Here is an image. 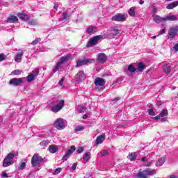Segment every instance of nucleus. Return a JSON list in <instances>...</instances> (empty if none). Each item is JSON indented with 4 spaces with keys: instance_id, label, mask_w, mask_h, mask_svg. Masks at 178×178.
I'll list each match as a JSON object with an SVG mask.
<instances>
[{
    "instance_id": "6ab92c4d",
    "label": "nucleus",
    "mask_w": 178,
    "mask_h": 178,
    "mask_svg": "<svg viewBox=\"0 0 178 178\" xmlns=\"http://www.w3.org/2000/svg\"><path fill=\"white\" fill-rule=\"evenodd\" d=\"M177 20L176 15H168L164 17V22H175Z\"/></svg>"
},
{
    "instance_id": "052dcab7",
    "label": "nucleus",
    "mask_w": 178,
    "mask_h": 178,
    "mask_svg": "<svg viewBox=\"0 0 178 178\" xmlns=\"http://www.w3.org/2000/svg\"><path fill=\"white\" fill-rule=\"evenodd\" d=\"M151 162H147L146 163H145V166H151Z\"/></svg>"
},
{
    "instance_id": "7c9ffc66",
    "label": "nucleus",
    "mask_w": 178,
    "mask_h": 178,
    "mask_svg": "<svg viewBox=\"0 0 178 178\" xmlns=\"http://www.w3.org/2000/svg\"><path fill=\"white\" fill-rule=\"evenodd\" d=\"M23 73V71L20 70H15L11 72L12 76H20Z\"/></svg>"
},
{
    "instance_id": "0eeeda50",
    "label": "nucleus",
    "mask_w": 178,
    "mask_h": 178,
    "mask_svg": "<svg viewBox=\"0 0 178 178\" xmlns=\"http://www.w3.org/2000/svg\"><path fill=\"white\" fill-rule=\"evenodd\" d=\"M26 77L13 78L10 80L9 84L15 86V87H17V86H20L21 84H23V83H26Z\"/></svg>"
},
{
    "instance_id": "de8ad7c7",
    "label": "nucleus",
    "mask_w": 178,
    "mask_h": 178,
    "mask_svg": "<svg viewBox=\"0 0 178 178\" xmlns=\"http://www.w3.org/2000/svg\"><path fill=\"white\" fill-rule=\"evenodd\" d=\"M87 110V108L84 106H81L79 110V112H80V113H83V112H86V111Z\"/></svg>"
},
{
    "instance_id": "69168bd1",
    "label": "nucleus",
    "mask_w": 178,
    "mask_h": 178,
    "mask_svg": "<svg viewBox=\"0 0 178 178\" xmlns=\"http://www.w3.org/2000/svg\"><path fill=\"white\" fill-rule=\"evenodd\" d=\"M161 122H166V118H162Z\"/></svg>"
},
{
    "instance_id": "13d9d810",
    "label": "nucleus",
    "mask_w": 178,
    "mask_h": 178,
    "mask_svg": "<svg viewBox=\"0 0 178 178\" xmlns=\"http://www.w3.org/2000/svg\"><path fill=\"white\" fill-rule=\"evenodd\" d=\"M141 161L142 162H147V157H142Z\"/></svg>"
},
{
    "instance_id": "79ce46f5",
    "label": "nucleus",
    "mask_w": 178,
    "mask_h": 178,
    "mask_svg": "<svg viewBox=\"0 0 178 178\" xmlns=\"http://www.w3.org/2000/svg\"><path fill=\"white\" fill-rule=\"evenodd\" d=\"M129 159L130 161H134V159H136V153H131V155L129 156Z\"/></svg>"
},
{
    "instance_id": "bb28decb",
    "label": "nucleus",
    "mask_w": 178,
    "mask_h": 178,
    "mask_svg": "<svg viewBox=\"0 0 178 178\" xmlns=\"http://www.w3.org/2000/svg\"><path fill=\"white\" fill-rule=\"evenodd\" d=\"M129 16L134 17L136 16V7H131L128 12Z\"/></svg>"
},
{
    "instance_id": "09e8293b",
    "label": "nucleus",
    "mask_w": 178,
    "mask_h": 178,
    "mask_svg": "<svg viewBox=\"0 0 178 178\" xmlns=\"http://www.w3.org/2000/svg\"><path fill=\"white\" fill-rule=\"evenodd\" d=\"M66 78L63 77L61 79V80L58 82V86H60V87H62L63 86V81H65Z\"/></svg>"
},
{
    "instance_id": "7ed1b4c3",
    "label": "nucleus",
    "mask_w": 178,
    "mask_h": 178,
    "mask_svg": "<svg viewBox=\"0 0 178 178\" xmlns=\"http://www.w3.org/2000/svg\"><path fill=\"white\" fill-rule=\"evenodd\" d=\"M16 156V154L13 153H9L7 156L3 159V166L4 168H8V166H10L13 163V158Z\"/></svg>"
},
{
    "instance_id": "c9c22d12",
    "label": "nucleus",
    "mask_w": 178,
    "mask_h": 178,
    "mask_svg": "<svg viewBox=\"0 0 178 178\" xmlns=\"http://www.w3.org/2000/svg\"><path fill=\"white\" fill-rule=\"evenodd\" d=\"M29 24H31V26H37L38 24V22L35 19H32L29 21Z\"/></svg>"
},
{
    "instance_id": "49530a36",
    "label": "nucleus",
    "mask_w": 178,
    "mask_h": 178,
    "mask_svg": "<svg viewBox=\"0 0 178 178\" xmlns=\"http://www.w3.org/2000/svg\"><path fill=\"white\" fill-rule=\"evenodd\" d=\"M69 16H70V15L67 13H65L63 14V17L64 20H67V19L69 18Z\"/></svg>"
},
{
    "instance_id": "f257e3e1",
    "label": "nucleus",
    "mask_w": 178,
    "mask_h": 178,
    "mask_svg": "<svg viewBox=\"0 0 178 178\" xmlns=\"http://www.w3.org/2000/svg\"><path fill=\"white\" fill-rule=\"evenodd\" d=\"M54 102L57 104L49 106V109L51 112H54V113H58V112H60V111L63 109V107L65 106V100H56Z\"/></svg>"
},
{
    "instance_id": "6e6552de",
    "label": "nucleus",
    "mask_w": 178,
    "mask_h": 178,
    "mask_svg": "<svg viewBox=\"0 0 178 178\" xmlns=\"http://www.w3.org/2000/svg\"><path fill=\"white\" fill-rule=\"evenodd\" d=\"M44 159L40 156L38 154H35L31 159V165L32 166H37V165H40V163H42Z\"/></svg>"
},
{
    "instance_id": "774afa93",
    "label": "nucleus",
    "mask_w": 178,
    "mask_h": 178,
    "mask_svg": "<svg viewBox=\"0 0 178 178\" xmlns=\"http://www.w3.org/2000/svg\"><path fill=\"white\" fill-rule=\"evenodd\" d=\"M115 102H116V101H119V97H116V98L115 99Z\"/></svg>"
},
{
    "instance_id": "c756f323",
    "label": "nucleus",
    "mask_w": 178,
    "mask_h": 178,
    "mask_svg": "<svg viewBox=\"0 0 178 178\" xmlns=\"http://www.w3.org/2000/svg\"><path fill=\"white\" fill-rule=\"evenodd\" d=\"M26 79V81H28V83H31V81H34V80H35V77H34L31 74H29Z\"/></svg>"
},
{
    "instance_id": "2eb2a0df",
    "label": "nucleus",
    "mask_w": 178,
    "mask_h": 178,
    "mask_svg": "<svg viewBox=\"0 0 178 178\" xmlns=\"http://www.w3.org/2000/svg\"><path fill=\"white\" fill-rule=\"evenodd\" d=\"M84 79H86V74H84V72L81 71L76 74V81H78V83L83 81V80H84Z\"/></svg>"
},
{
    "instance_id": "864d4df0",
    "label": "nucleus",
    "mask_w": 178,
    "mask_h": 178,
    "mask_svg": "<svg viewBox=\"0 0 178 178\" xmlns=\"http://www.w3.org/2000/svg\"><path fill=\"white\" fill-rule=\"evenodd\" d=\"M76 168H77V164L74 163L72 166V170H76Z\"/></svg>"
},
{
    "instance_id": "5fc2aeb1",
    "label": "nucleus",
    "mask_w": 178,
    "mask_h": 178,
    "mask_svg": "<svg viewBox=\"0 0 178 178\" xmlns=\"http://www.w3.org/2000/svg\"><path fill=\"white\" fill-rule=\"evenodd\" d=\"M174 49H175V52H177V51H178V43H177V44L174 46Z\"/></svg>"
},
{
    "instance_id": "37998d69",
    "label": "nucleus",
    "mask_w": 178,
    "mask_h": 178,
    "mask_svg": "<svg viewBox=\"0 0 178 178\" xmlns=\"http://www.w3.org/2000/svg\"><path fill=\"white\" fill-rule=\"evenodd\" d=\"M61 171H62V168H58L55 170L53 175H59V173H60Z\"/></svg>"
},
{
    "instance_id": "e433bc0d",
    "label": "nucleus",
    "mask_w": 178,
    "mask_h": 178,
    "mask_svg": "<svg viewBox=\"0 0 178 178\" xmlns=\"http://www.w3.org/2000/svg\"><path fill=\"white\" fill-rule=\"evenodd\" d=\"M18 17L19 19H21L22 20H26L27 19V15H24V14H19L18 15Z\"/></svg>"
},
{
    "instance_id": "a19ab883",
    "label": "nucleus",
    "mask_w": 178,
    "mask_h": 178,
    "mask_svg": "<svg viewBox=\"0 0 178 178\" xmlns=\"http://www.w3.org/2000/svg\"><path fill=\"white\" fill-rule=\"evenodd\" d=\"M24 168H26V163L22 162L21 163V165H19V167L18 168L19 170H23V169H24Z\"/></svg>"
},
{
    "instance_id": "39448f33",
    "label": "nucleus",
    "mask_w": 178,
    "mask_h": 178,
    "mask_svg": "<svg viewBox=\"0 0 178 178\" xmlns=\"http://www.w3.org/2000/svg\"><path fill=\"white\" fill-rule=\"evenodd\" d=\"M95 85L96 86L95 90H98L99 91H102L105 87V80L104 78L97 77L95 80Z\"/></svg>"
},
{
    "instance_id": "f8f14e48",
    "label": "nucleus",
    "mask_w": 178,
    "mask_h": 178,
    "mask_svg": "<svg viewBox=\"0 0 178 178\" xmlns=\"http://www.w3.org/2000/svg\"><path fill=\"white\" fill-rule=\"evenodd\" d=\"M76 151V147L71 146L67 151L65 156L63 157V161H67V159L73 154V152Z\"/></svg>"
},
{
    "instance_id": "680f3d73",
    "label": "nucleus",
    "mask_w": 178,
    "mask_h": 178,
    "mask_svg": "<svg viewBox=\"0 0 178 178\" xmlns=\"http://www.w3.org/2000/svg\"><path fill=\"white\" fill-rule=\"evenodd\" d=\"M87 118H88V115L87 114H85L83 116V119L86 120L87 119Z\"/></svg>"
},
{
    "instance_id": "ddd939ff",
    "label": "nucleus",
    "mask_w": 178,
    "mask_h": 178,
    "mask_svg": "<svg viewBox=\"0 0 178 178\" xmlns=\"http://www.w3.org/2000/svg\"><path fill=\"white\" fill-rule=\"evenodd\" d=\"M97 60L99 63H105L108 60V57L104 53H100L97 55Z\"/></svg>"
},
{
    "instance_id": "5701e85b",
    "label": "nucleus",
    "mask_w": 178,
    "mask_h": 178,
    "mask_svg": "<svg viewBox=\"0 0 178 178\" xmlns=\"http://www.w3.org/2000/svg\"><path fill=\"white\" fill-rule=\"evenodd\" d=\"M60 69H63L62 63L58 61L56 67L53 69V73H56V72Z\"/></svg>"
},
{
    "instance_id": "603ef678",
    "label": "nucleus",
    "mask_w": 178,
    "mask_h": 178,
    "mask_svg": "<svg viewBox=\"0 0 178 178\" xmlns=\"http://www.w3.org/2000/svg\"><path fill=\"white\" fill-rule=\"evenodd\" d=\"M152 119L154 120H159V119H161V115H157L156 117H153L152 118Z\"/></svg>"
},
{
    "instance_id": "a211bd4d",
    "label": "nucleus",
    "mask_w": 178,
    "mask_h": 178,
    "mask_svg": "<svg viewBox=\"0 0 178 178\" xmlns=\"http://www.w3.org/2000/svg\"><path fill=\"white\" fill-rule=\"evenodd\" d=\"M24 54V50H22L20 52L17 53L15 56V60L18 63L22 62V56H23Z\"/></svg>"
},
{
    "instance_id": "b1692460",
    "label": "nucleus",
    "mask_w": 178,
    "mask_h": 178,
    "mask_svg": "<svg viewBox=\"0 0 178 178\" xmlns=\"http://www.w3.org/2000/svg\"><path fill=\"white\" fill-rule=\"evenodd\" d=\"M165 17H161L159 15H155L154 17V22H155L156 23H161V22H165Z\"/></svg>"
},
{
    "instance_id": "9d476101",
    "label": "nucleus",
    "mask_w": 178,
    "mask_h": 178,
    "mask_svg": "<svg viewBox=\"0 0 178 178\" xmlns=\"http://www.w3.org/2000/svg\"><path fill=\"white\" fill-rule=\"evenodd\" d=\"M178 34V26H172L168 30V38H175Z\"/></svg>"
},
{
    "instance_id": "c03bdc74",
    "label": "nucleus",
    "mask_w": 178,
    "mask_h": 178,
    "mask_svg": "<svg viewBox=\"0 0 178 178\" xmlns=\"http://www.w3.org/2000/svg\"><path fill=\"white\" fill-rule=\"evenodd\" d=\"M102 156H105V155H108V150L104 149L100 152Z\"/></svg>"
},
{
    "instance_id": "412c9836",
    "label": "nucleus",
    "mask_w": 178,
    "mask_h": 178,
    "mask_svg": "<svg viewBox=\"0 0 178 178\" xmlns=\"http://www.w3.org/2000/svg\"><path fill=\"white\" fill-rule=\"evenodd\" d=\"M86 33L91 35L92 34H94L95 33H97V27L95 26H89L86 29Z\"/></svg>"
},
{
    "instance_id": "6e6d98bb",
    "label": "nucleus",
    "mask_w": 178,
    "mask_h": 178,
    "mask_svg": "<svg viewBox=\"0 0 178 178\" xmlns=\"http://www.w3.org/2000/svg\"><path fill=\"white\" fill-rule=\"evenodd\" d=\"M156 12H158V8L156 7H154L152 10V13H156Z\"/></svg>"
},
{
    "instance_id": "72a5a7b5",
    "label": "nucleus",
    "mask_w": 178,
    "mask_h": 178,
    "mask_svg": "<svg viewBox=\"0 0 178 178\" xmlns=\"http://www.w3.org/2000/svg\"><path fill=\"white\" fill-rule=\"evenodd\" d=\"M40 73V70H38V68H36L35 70L32 71V73L31 74H32L33 76V77H35V79L37 78V76H38Z\"/></svg>"
},
{
    "instance_id": "f03ea898",
    "label": "nucleus",
    "mask_w": 178,
    "mask_h": 178,
    "mask_svg": "<svg viewBox=\"0 0 178 178\" xmlns=\"http://www.w3.org/2000/svg\"><path fill=\"white\" fill-rule=\"evenodd\" d=\"M66 126H67V122L63 118H58L54 122V127H56L57 130H63Z\"/></svg>"
},
{
    "instance_id": "3c124183",
    "label": "nucleus",
    "mask_w": 178,
    "mask_h": 178,
    "mask_svg": "<svg viewBox=\"0 0 178 178\" xmlns=\"http://www.w3.org/2000/svg\"><path fill=\"white\" fill-rule=\"evenodd\" d=\"M1 176L2 177H9V175L5 171L2 172Z\"/></svg>"
},
{
    "instance_id": "4be33fe9",
    "label": "nucleus",
    "mask_w": 178,
    "mask_h": 178,
    "mask_svg": "<svg viewBox=\"0 0 178 178\" xmlns=\"http://www.w3.org/2000/svg\"><path fill=\"white\" fill-rule=\"evenodd\" d=\"M18 21L19 19L17 18V17L13 15L10 16L7 19L8 23H16V22Z\"/></svg>"
},
{
    "instance_id": "423d86ee",
    "label": "nucleus",
    "mask_w": 178,
    "mask_h": 178,
    "mask_svg": "<svg viewBox=\"0 0 178 178\" xmlns=\"http://www.w3.org/2000/svg\"><path fill=\"white\" fill-rule=\"evenodd\" d=\"M152 175H155V170H151L149 169H146L142 172H140L137 175V177L138 178H148L149 176H152Z\"/></svg>"
},
{
    "instance_id": "dca6fc26",
    "label": "nucleus",
    "mask_w": 178,
    "mask_h": 178,
    "mask_svg": "<svg viewBox=\"0 0 178 178\" xmlns=\"http://www.w3.org/2000/svg\"><path fill=\"white\" fill-rule=\"evenodd\" d=\"M70 59H72V55L67 54V55L61 57L58 60V62H60L62 65H63V63H66V62H69V60H70Z\"/></svg>"
},
{
    "instance_id": "2f4dec72",
    "label": "nucleus",
    "mask_w": 178,
    "mask_h": 178,
    "mask_svg": "<svg viewBox=\"0 0 178 178\" xmlns=\"http://www.w3.org/2000/svg\"><path fill=\"white\" fill-rule=\"evenodd\" d=\"M144 67H145V65L143 63H138V72H143L144 70Z\"/></svg>"
},
{
    "instance_id": "473e14b6",
    "label": "nucleus",
    "mask_w": 178,
    "mask_h": 178,
    "mask_svg": "<svg viewBox=\"0 0 178 178\" xmlns=\"http://www.w3.org/2000/svg\"><path fill=\"white\" fill-rule=\"evenodd\" d=\"M168 112L166 109H163L159 114L161 118H165V116H168Z\"/></svg>"
},
{
    "instance_id": "cd10ccee",
    "label": "nucleus",
    "mask_w": 178,
    "mask_h": 178,
    "mask_svg": "<svg viewBox=\"0 0 178 178\" xmlns=\"http://www.w3.org/2000/svg\"><path fill=\"white\" fill-rule=\"evenodd\" d=\"M90 156H91V153L90 152H86L83 156V161H86V162H87L89 161Z\"/></svg>"
},
{
    "instance_id": "4468645a",
    "label": "nucleus",
    "mask_w": 178,
    "mask_h": 178,
    "mask_svg": "<svg viewBox=\"0 0 178 178\" xmlns=\"http://www.w3.org/2000/svg\"><path fill=\"white\" fill-rule=\"evenodd\" d=\"M111 20L113 22H124L126 20V16L123 14H117L112 17Z\"/></svg>"
},
{
    "instance_id": "0e129e2a",
    "label": "nucleus",
    "mask_w": 178,
    "mask_h": 178,
    "mask_svg": "<svg viewBox=\"0 0 178 178\" xmlns=\"http://www.w3.org/2000/svg\"><path fill=\"white\" fill-rule=\"evenodd\" d=\"M139 3H140V5H144V1L140 0V1H139Z\"/></svg>"
},
{
    "instance_id": "a878e982",
    "label": "nucleus",
    "mask_w": 178,
    "mask_h": 178,
    "mask_svg": "<svg viewBox=\"0 0 178 178\" xmlns=\"http://www.w3.org/2000/svg\"><path fill=\"white\" fill-rule=\"evenodd\" d=\"M176 6H178V1H174L170 4H168L166 7L167 9H173V8H176Z\"/></svg>"
},
{
    "instance_id": "4d7b16f0",
    "label": "nucleus",
    "mask_w": 178,
    "mask_h": 178,
    "mask_svg": "<svg viewBox=\"0 0 178 178\" xmlns=\"http://www.w3.org/2000/svg\"><path fill=\"white\" fill-rule=\"evenodd\" d=\"M45 144H48V141L47 140H43L42 143H40V145H44Z\"/></svg>"
},
{
    "instance_id": "4c0bfd02",
    "label": "nucleus",
    "mask_w": 178,
    "mask_h": 178,
    "mask_svg": "<svg viewBox=\"0 0 178 178\" xmlns=\"http://www.w3.org/2000/svg\"><path fill=\"white\" fill-rule=\"evenodd\" d=\"M74 130H75L76 132H77V131H83V130H84V127L79 126L76 128H75Z\"/></svg>"
},
{
    "instance_id": "bf43d9fd",
    "label": "nucleus",
    "mask_w": 178,
    "mask_h": 178,
    "mask_svg": "<svg viewBox=\"0 0 178 178\" xmlns=\"http://www.w3.org/2000/svg\"><path fill=\"white\" fill-rule=\"evenodd\" d=\"M58 8H59V4H58V3L54 4V8L58 9Z\"/></svg>"
},
{
    "instance_id": "20e7f679",
    "label": "nucleus",
    "mask_w": 178,
    "mask_h": 178,
    "mask_svg": "<svg viewBox=\"0 0 178 178\" xmlns=\"http://www.w3.org/2000/svg\"><path fill=\"white\" fill-rule=\"evenodd\" d=\"M103 38H104V36L102 35L92 37L88 42L86 47L88 48H90V47H95V45H97L98 44V41H99V40H102Z\"/></svg>"
},
{
    "instance_id": "ea45409f",
    "label": "nucleus",
    "mask_w": 178,
    "mask_h": 178,
    "mask_svg": "<svg viewBox=\"0 0 178 178\" xmlns=\"http://www.w3.org/2000/svg\"><path fill=\"white\" fill-rule=\"evenodd\" d=\"M40 41H41V39L37 38L31 42V45H37Z\"/></svg>"
},
{
    "instance_id": "338daca9",
    "label": "nucleus",
    "mask_w": 178,
    "mask_h": 178,
    "mask_svg": "<svg viewBox=\"0 0 178 178\" xmlns=\"http://www.w3.org/2000/svg\"><path fill=\"white\" fill-rule=\"evenodd\" d=\"M171 90L173 91V90H176V86H173L171 88Z\"/></svg>"
},
{
    "instance_id": "a18cd8bd",
    "label": "nucleus",
    "mask_w": 178,
    "mask_h": 178,
    "mask_svg": "<svg viewBox=\"0 0 178 178\" xmlns=\"http://www.w3.org/2000/svg\"><path fill=\"white\" fill-rule=\"evenodd\" d=\"M83 151H84V147H79L76 150L78 154H81V152H83Z\"/></svg>"
},
{
    "instance_id": "1a4fd4ad",
    "label": "nucleus",
    "mask_w": 178,
    "mask_h": 178,
    "mask_svg": "<svg viewBox=\"0 0 178 178\" xmlns=\"http://www.w3.org/2000/svg\"><path fill=\"white\" fill-rule=\"evenodd\" d=\"M117 35H120V29L118 26L111 28V33H108V38H115Z\"/></svg>"
},
{
    "instance_id": "58836bf2",
    "label": "nucleus",
    "mask_w": 178,
    "mask_h": 178,
    "mask_svg": "<svg viewBox=\"0 0 178 178\" xmlns=\"http://www.w3.org/2000/svg\"><path fill=\"white\" fill-rule=\"evenodd\" d=\"M147 112L151 116H155V111H154V109L149 108V110H147Z\"/></svg>"
},
{
    "instance_id": "e2e57ef3",
    "label": "nucleus",
    "mask_w": 178,
    "mask_h": 178,
    "mask_svg": "<svg viewBox=\"0 0 178 178\" xmlns=\"http://www.w3.org/2000/svg\"><path fill=\"white\" fill-rule=\"evenodd\" d=\"M160 34H165V29L160 31Z\"/></svg>"
},
{
    "instance_id": "f3484780",
    "label": "nucleus",
    "mask_w": 178,
    "mask_h": 178,
    "mask_svg": "<svg viewBox=\"0 0 178 178\" xmlns=\"http://www.w3.org/2000/svg\"><path fill=\"white\" fill-rule=\"evenodd\" d=\"M104 141H105V135H100L97 138L95 142V145H99V144H102Z\"/></svg>"
},
{
    "instance_id": "9b49d317",
    "label": "nucleus",
    "mask_w": 178,
    "mask_h": 178,
    "mask_svg": "<svg viewBox=\"0 0 178 178\" xmlns=\"http://www.w3.org/2000/svg\"><path fill=\"white\" fill-rule=\"evenodd\" d=\"M94 62H95V60H94V59L84 58L83 60H79L77 62L76 67H79L80 66H83V65H87L88 63H94Z\"/></svg>"
},
{
    "instance_id": "f704fd0d",
    "label": "nucleus",
    "mask_w": 178,
    "mask_h": 178,
    "mask_svg": "<svg viewBox=\"0 0 178 178\" xmlns=\"http://www.w3.org/2000/svg\"><path fill=\"white\" fill-rule=\"evenodd\" d=\"M164 72H165L167 74H169V73H170V65H165L164 67Z\"/></svg>"
},
{
    "instance_id": "8fccbe9b",
    "label": "nucleus",
    "mask_w": 178,
    "mask_h": 178,
    "mask_svg": "<svg viewBox=\"0 0 178 178\" xmlns=\"http://www.w3.org/2000/svg\"><path fill=\"white\" fill-rule=\"evenodd\" d=\"M5 59H6L5 55H3V54H0V62L5 60Z\"/></svg>"
},
{
    "instance_id": "393cba45",
    "label": "nucleus",
    "mask_w": 178,
    "mask_h": 178,
    "mask_svg": "<svg viewBox=\"0 0 178 178\" xmlns=\"http://www.w3.org/2000/svg\"><path fill=\"white\" fill-rule=\"evenodd\" d=\"M127 70L128 72H130V73H134V72H136V70H137V69H136V67H134V66L131 64L128 66L127 69H124L125 72H127Z\"/></svg>"
},
{
    "instance_id": "c85d7f7f",
    "label": "nucleus",
    "mask_w": 178,
    "mask_h": 178,
    "mask_svg": "<svg viewBox=\"0 0 178 178\" xmlns=\"http://www.w3.org/2000/svg\"><path fill=\"white\" fill-rule=\"evenodd\" d=\"M49 152H51V154H55V152H56V151H58V149L56 148V147H55V145H51L49 147Z\"/></svg>"
},
{
    "instance_id": "aec40b11",
    "label": "nucleus",
    "mask_w": 178,
    "mask_h": 178,
    "mask_svg": "<svg viewBox=\"0 0 178 178\" xmlns=\"http://www.w3.org/2000/svg\"><path fill=\"white\" fill-rule=\"evenodd\" d=\"M166 161V158L163 156L161 157L158 159V161L156 162V166L159 167V166H162V165H163V163H165V162Z\"/></svg>"
}]
</instances>
